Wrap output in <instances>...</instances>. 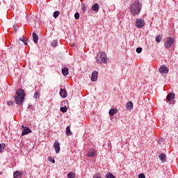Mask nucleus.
Segmentation results:
<instances>
[{
	"mask_svg": "<svg viewBox=\"0 0 178 178\" xmlns=\"http://www.w3.org/2000/svg\"><path fill=\"white\" fill-rule=\"evenodd\" d=\"M65 134H66V136H72V134H73L72 131H70V126L66 127Z\"/></svg>",
	"mask_w": 178,
	"mask_h": 178,
	"instance_id": "18",
	"label": "nucleus"
},
{
	"mask_svg": "<svg viewBox=\"0 0 178 178\" xmlns=\"http://www.w3.org/2000/svg\"><path fill=\"white\" fill-rule=\"evenodd\" d=\"M93 178H101V174L100 173H96L93 175Z\"/></svg>",
	"mask_w": 178,
	"mask_h": 178,
	"instance_id": "30",
	"label": "nucleus"
},
{
	"mask_svg": "<svg viewBox=\"0 0 178 178\" xmlns=\"http://www.w3.org/2000/svg\"><path fill=\"white\" fill-rule=\"evenodd\" d=\"M173 99H175V94L174 93H170L167 95L168 101H173Z\"/></svg>",
	"mask_w": 178,
	"mask_h": 178,
	"instance_id": "13",
	"label": "nucleus"
},
{
	"mask_svg": "<svg viewBox=\"0 0 178 178\" xmlns=\"http://www.w3.org/2000/svg\"><path fill=\"white\" fill-rule=\"evenodd\" d=\"M71 47H74V43L72 44H71Z\"/></svg>",
	"mask_w": 178,
	"mask_h": 178,
	"instance_id": "39",
	"label": "nucleus"
},
{
	"mask_svg": "<svg viewBox=\"0 0 178 178\" xmlns=\"http://www.w3.org/2000/svg\"><path fill=\"white\" fill-rule=\"evenodd\" d=\"M74 17L76 20L80 19V14L79 13H76L74 15Z\"/></svg>",
	"mask_w": 178,
	"mask_h": 178,
	"instance_id": "31",
	"label": "nucleus"
},
{
	"mask_svg": "<svg viewBox=\"0 0 178 178\" xmlns=\"http://www.w3.org/2000/svg\"><path fill=\"white\" fill-rule=\"evenodd\" d=\"M48 161L51 162V163H55V159H54V158H52V156H49Z\"/></svg>",
	"mask_w": 178,
	"mask_h": 178,
	"instance_id": "28",
	"label": "nucleus"
},
{
	"mask_svg": "<svg viewBox=\"0 0 178 178\" xmlns=\"http://www.w3.org/2000/svg\"><path fill=\"white\" fill-rule=\"evenodd\" d=\"M126 106L128 111H131V109H133V102H129L128 103H127Z\"/></svg>",
	"mask_w": 178,
	"mask_h": 178,
	"instance_id": "15",
	"label": "nucleus"
},
{
	"mask_svg": "<svg viewBox=\"0 0 178 178\" xmlns=\"http://www.w3.org/2000/svg\"><path fill=\"white\" fill-rule=\"evenodd\" d=\"M62 73L64 76H67L69 74V68L67 67H64L62 69Z\"/></svg>",
	"mask_w": 178,
	"mask_h": 178,
	"instance_id": "19",
	"label": "nucleus"
},
{
	"mask_svg": "<svg viewBox=\"0 0 178 178\" xmlns=\"http://www.w3.org/2000/svg\"><path fill=\"white\" fill-rule=\"evenodd\" d=\"M34 98H35V99H37V98H38V97H40V93L38 92V91H35L34 93Z\"/></svg>",
	"mask_w": 178,
	"mask_h": 178,
	"instance_id": "27",
	"label": "nucleus"
},
{
	"mask_svg": "<svg viewBox=\"0 0 178 178\" xmlns=\"http://www.w3.org/2000/svg\"><path fill=\"white\" fill-rule=\"evenodd\" d=\"M91 9H92V10H93V12H98L99 10V4H98V3L94 4L92 6Z\"/></svg>",
	"mask_w": 178,
	"mask_h": 178,
	"instance_id": "12",
	"label": "nucleus"
},
{
	"mask_svg": "<svg viewBox=\"0 0 178 178\" xmlns=\"http://www.w3.org/2000/svg\"><path fill=\"white\" fill-rule=\"evenodd\" d=\"M60 95L61 98H66L67 97V91H66V89L60 88Z\"/></svg>",
	"mask_w": 178,
	"mask_h": 178,
	"instance_id": "9",
	"label": "nucleus"
},
{
	"mask_svg": "<svg viewBox=\"0 0 178 178\" xmlns=\"http://www.w3.org/2000/svg\"><path fill=\"white\" fill-rule=\"evenodd\" d=\"M156 42H161V41H162V36H161V35L156 36Z\"/></svg>",
	"mask_w": 178,
	"mask_h": 178,
	"instance_id": "26",
	"label": "nucleus"
},
{
	"mask_svg": "<svg viewBox=\"0 0 178 178\" xmlns=\"http://www.w3.org/2000/svg\"><path fill=\"white\" fill-rule=\"evenodd\" d=\"M141 10V4L138 1V0L135 1L134 3L131 6V12L136 16V15H138Z\"/></svg>",
	"mask_w": 178,
	"mask_h": 178,
	"instance_id": "2",
	"label": "nucleus"
},
{
	"mask_svg": "<svg viewBox=\"0 0 178 178\" xmlns=\"http://www.w3.org/2000/svg\"><path fill=\"white\" fill-rule=\"evenodd\" d=\"M159 72L168 74V73H169V69H168L165 65H161L159 68Z\"/></svg>",
	"mask_w": 178,
	"mask_h": 178,
	"instance_id": "6",
	"label": "nucleus"
},
{
	"mask_svg": "<svg viewBox=\"0 0 178 178\" xmlns=\"http://www.w3.org/2000/svg\"><path fill=\"white\" fill-rule=\"evenodd\" d=\"M59 15H60V13L59 11H55L54 13V18L56 19V17H58Z\"/></svg>",
	"mask_w": 178,
	"mask_h": 178,
	"instance_id": "24",
	"label": "nucleus"
},
{
	"mask_svg": "<svg viewBox=\"0 0 178 178\" xmlns=\"http://www.w3.org/2000/svg\"><path fill=\"white\" fill-rule=\"evenodd\" d=\"M159 158H160L161 162H163V163L166 162V156H165L164 154H161L159 155Z\"/></svg>",
	"mask_w": 178,
	"mask_h": 178,
	"instance_id": "20",
	"label": "nucleus"
},
{
	"mask_svg": "<svg viewBox=\"0 0 178 178\" xmlns=\"http://www.w3.org/2000/svg\"><path fill=\"white\" fill-rule=\"evenodd\" d=\"M54 147L56 153L59 154V152L60 151V146L59 145V143L55 142Z\"/></svg>",
	"mask_w": 178,
	"mask_h": 178,
	"instance_id": "11",
	"label": "nucleus"
},
{
	"mask_svg": "<svg viewBox=\"0 0 178 178\" xmlns=\"http://www.w3.org/2000/svg\"><path fill=\"white\" fill-rule=\"evenodd\" d=\"M5 148H6V145H5V143L0 144V152H3Z\"/></svg>",
	"mask_w": 178,
	"mask_h": 178,
	"instance_id": "21",
	"label": "nucleus"
},
{
	"mask_svg": "<svg viewBox=\"0 0 178 178\" xmlns=\"http://www.w3.org/2000/svg\"><path fill=\"white\" fill-rule=\"evenodd\" d=\"M97 80H98V72L94 71L92 73L91 81H97Z\"/></svg>",
	"mask_w": 178,
	"mask_h": 178,
	"instance_id": "8",
	"label": "nucleus"
},
{
	"mask_svg": "<svg viewBox=\"0 0 178 178\" xmlns=\"http://www.w3.org/2000/svg\"><path fill=\"white\" fill-rule=\"evenodd\" d=\"M13 27H14V31H15V33H17V29H16V26H14Z\"/></svg>",
	"mask_w": 178,
	"mask_h": 178,
	"instance_id": "37",
	"label": "nucleus"
},
{
	"mask_svg": "<svg viewBox=\"0 0 178 178\" xmlns=\"http://www.w3.org/2000/svg\"><path fill=\"white\" fill-rule=\"evenodd\" d=\"M24 44L25 45H27V42H26V41L24 42Z\"/></svg>",
	"mask_w": 178,
	"mask_h": 178,
	"instance_id": "38",
	"label": "nucleus"
},
{
	"mask_svg": "<svg viewBox=\"0 0 178 178\" xmlns=\"http://www.w3.org/2000/svg\"><path fill=\"white\" fill-rule=\"evenodd\" d=\"M142 51H143V48H141V47H138V48L136 49V52H137L138 54H141Z\"/></svg>",
	"mask_w": 178,
	"mask_h": 178,
	"instance_id": "32",
	"label": "nucleus"
},
{
	"mask_svg": "<svg viewBox=\"0 0 178 178\" xmlns=\"http://www.w3.org/2000/svg\"><path fill=\"white\" fill-rule=\"evenodd\" d=\"M106 178H115V176L112 173L108 172L106 175Z\"/></svg>",
	"mask_w": 178,
	"mask_h": 178,
	"instance_id": "25",
	"label": "nucleus"
},
{
	"mask_svg": "<svg viewBox=\"0 0 178 178\" xmlns=\"http://www.w3.org/2000/svg\"><path fill=\"white\" fill-rule=\"evenodd\" d=\"M22 128L24 129L22 130V136H26V134L31 133V129H29L28 127H24V126L22 125Z\"/></svg>",
	"mask_w": 178,
	"mask_h": 178,
	"instance_id": "10",
	"label": "nucleus"
},
{
	"mask_svg": "<svg viewBox=\"0 0 178 178\" xmlns=\"http://www.w3.org/2000/svg\"><path fill=\"white\" fill-rule=\"evenodd\" d=\"M22 176H23V175L22 173H20V172H19V171H16L13 174L14 178H21Z\"/></svg>",
	"mask_w": 178,
	"mask_h": 178,
	"instance_id": "17",
	"label": "nucleus"
},
{
	"mask_svg": "<svg viewBox=\"0 0 178 178\" xmlns=\"http://www.w3.org/2000/svg\"><path fill=\"white\" fill-rule=\"evenodd\" d=\"M136 27H138V29H143V27H144V26H145V22L144 21V19H136Z\"/></svg>",
	"mask_w": 178,
	"mask_h": 178,
	"instance_id": "4",
	"label": "nucleus"
},
{
	"mask_svg": "<svg viewBox=\"0 0 178 178\" xmlns=\"http://www.w3.org/2000/svg\"><path fill=\"white\" fill-rule=\"evenodd\" d=\"M118 113V109L116 108H111L109 111V115L110 116H113L114 115H116Z\"/></svg>",
	"mask_w": 178,
	"mask_h": 178,
	"instance_id": "14",
	"label": "nucleus"
},
{
	"mask_svg": "<svg viewBox=\"0 0 178 178\" xmlns=\"http://www.w3.org/2000/svg\"><path fill=\"white\" fill-rule=\"evenodd\" d=\"M19 41H22V42H24V38H20Z\"/></svg>",
	"mask_w": 178,
	"mask_h": 178,
	"instance_id": "36",
	"label": "nucleus"
},
{
	"mask_svg": "<svg viewBox=\"0 0 178 178\" xmlns=\"http://www.w3.org/2000/svg\"><path fill=\"white\" fill-rule=\"evenodd\" d=\"M60 111H61V112H63V113H65V112H67V107H66V106H63V107H61L60 108Z\"/></svg>",
	"mask_w": 178,
	"mask_h": 178,
	"instance_id": "23",
	"label": "nucleus"
},
{
	"mask_svg": "<svg viewBox=\"0 0 178 178\" xmlns=\"http://www.w3.org/2000/svg\"><path fill=\"white\" fill-rule=\"evenodd\" d=\"M97 155V150L92 149L88 152V156L90 158H94Z\"/></svg>",
	"mask_w": 178,
	"mask_h": 178,
	"instance_id": "7",
	"label": "nucleus"
},
{
	"mask_svg": "<svg viewBox=\"0 0 178 178\" xmlns=\"http://www.w3.org/2000/svg\"><path fill=\"white\" fill-rule=\"evenodd\" d=\"M7 105H8V106H12V105H13V101H8Z\"/></svg>",
	"mask_w": 178,
	"mask_h": 178,
	"instance_id": "33",
	"label": "nucleus"
},
{
	"mask_svg": "<svg viewBox=\"0 0 178 178\" xmlns=\"http://www.w3.org/2000/svg\"><path fill=\"white\" fill-rule=\"evenodd\" d=\"M74 176H76V174H74V172H70L67 175V178H74Z\"/></svg>",
	"mask_w": 178,
	"mask_h": 178,
	"instance_id": "22",
	"label": "nucleus"
},
{
	"mask_svg": "<svg viewBox=\"0 0 178 178\" xmlns=\"http://www.w3.org/2000/svg\"><path fill=\"white\" fill-rule=\"evenodd\" d=\"M106 56V53L100 51L97 56L96 62L97 63H108V59Z\"/></svg>",
	"mask_w": 178,
	"mask_h": 178,
	"instance_id": "3",
	"label": "nucleus"
},
{
	"mask_svg": "<svg viewBox=\"0 0 178 178\" xmlns=\"http://www.w3.org/2000/svg\"><path fill=\"white\" fill-rule=\"evenodd\" d=\"M32 37L35 44H37V42H38V35L35 34V33H33Z\"/></svg>",
	"mask_w": 178,
	"mask_h": 178,
	"instance_id": "16",
	"label": "nucleus"
},
{
	"mask_svg": "<svg viewBox=\"0 0 178 178\" xmlns=\"http://www.w3.org/2000/svg\"><path fill=\"white\" fill-rule=\"evenodd\" d=\"M24 97H26L24 90L22 88L18 89L16 92V95L14 97L15 104H17V105H20V104H22L24 101Z\"/></svg>",
	"mask_w": 178,
	"mask_h": 178,
	"instance_id": "1",
	"label": "nucleus"
},
{
	"mask_svg": "<svg viewBox=\"0 0 178 178\" xmlns=\"http://www.w3.org/2000/svg\"><path fill=\"white\" fill-rule=\"evenodd\" d=\"M51 45L52 47H56L58 45V41L57 40H54L52 42H51Z\"/></svg>",
	"mask_w": 178,
	"mask_h": 178,
	"instance_id": "29",
	"label": "nucleus"
},
{
	"mask_svg": "<svg viewBox=\"0 0 178 178\" xmlns=\"http://www.w3.org/2000/svg\"><path fill=\"white\" fill-rule=\"evenodd\" d=\"M138 178H145V175H144V173L139 174Z\"/></svg>",
	"mask_w": 178,
	"mask_h": 178,
	"instance_id": "34",
	"label": "nucleus"
},
{
	"mask_svg": "<svg viewBox=\"0 0 178 178\" xmlns=\"http://www.w3.org/2000/svg\"><path fill=\"white\" fill-rule=\"evenodd\" d=\"M87 9V8L86 7L85 4H82V10L83 12H86V10Z\"/></svg>",
	"mask_w": 178,
	"mask_h": 178,
	"instance_id": "35",
	"label": "nucleus"
},
{
	"mask_svg": "<svg viewBox=\"0 0 178 178\" xmlns=\"http://www.w3.org/2000/svg\"><path fill=\"white\" fill-rule=\"evenodd\" d=\"M173 42H175L173 39L170 37H168V38H167V40H166L165 42L164 43V45H165V48H170V47H172V45L173 44Z\"/></svg>",
	"mask_w": 178,
	"mask_h": 178,
	"instance_id": "5",
	"label": "nucleus"
}]
</instances>
